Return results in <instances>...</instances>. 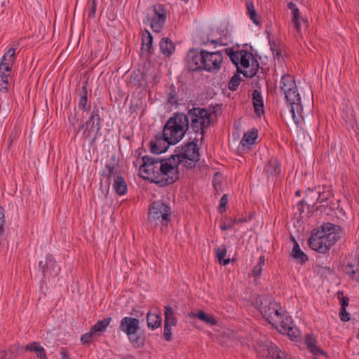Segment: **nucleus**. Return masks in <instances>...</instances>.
<instances>
[{"label":"nucleus","instance_id":"f257e3e1","mask_svg":"<svg viewBox=\"0 0 359 359\" xmlns=\"http://www.w3.org/2000/svg\"><path fill=\"white\" fill-rule=\"evenodd\" d=\"M143 164L140 167V175L161 187L172 184L180 178V172L175 168V163L170 161V157L162 160L145 156Z\"/></svg>","mask_w":359,"mask_h":359},{"label":"nucleus","instance_id":"f03ea898","mask_svg":"<svg viewBox=\"0 0 359 359\" xmlns=\"http://www.w3.org/2000/svg\"><path fill=\"white\" fill-rule=\"evenodd\" d=\"M259 302V311L262 316L279 332L291 338L290 332L292 330V319L290 316L282 319L281 307L271 297L261 296L257 304Z\"/></svg>","mask_w":359,"mask_h":359},{"label":"nucleus","instance_id":"7ed1b4c3","mask_svg":"<svg viewBox=\"0 0 359 359\" xmlns=\"http://www.w3.org/2000/svg\"><path fill=\"white\" fill-rule=\"evenodd\" d=\"M341 229L339 226L330 222L324 223L314 229L309 244L310 248L320 253H325L339 240Z\"/></svg>","mask_w":359,"mask_h":359},{"label":"nucleus","instance_id":"20e7f679","mask_svg":"<svg viewBox=\"0 0 359 359\" xmlns=\"http://www.w3.org/2000/svg\"><path fill=\"white\" fill-rule=\"evenodd\" d=\"M223 55L221 51L208 52L204 50H189L187 55L189 69L191 71L205 70L217 72L222 65Z\"/></svg>","mask_w":359,"mask_h":359},{"label":"nucleus","instance_id":"39448f33","mask_svg":"<svg viewBox=\"0 0 359 359\" xmlns=\"http://www.w3.org/2000/svg\"><path fill=\"white\" fill-rule=\"evenodd\" d=\"M189 128L188 116L184 114H175L166 122L163 133L175 144L182 139Z\"/></svg>","mask_w":359,"mask_h":359},{"label":"nucleus","instance_id":"423d86ee","mask_svg":"<svg viewBox=\"0 0 359 359\" xmlns=\"http://www.w3.org/2000/svg\"><path fill=\"white\" fill-rule=\"evenodd\" d=\"M199 150L198 146L194 142H189L182 147L179 154L172 155L170 161L175 163V168L179 170V166L182 165L187 168H192L196 166V163L199 161Z\"/></svg>","mask_w":359,"mask_h":359},{"label":"nucleus","instance_id":"0eeeda50","mask_svg":"<svg viewBox=\"0 0 359 359\" xmlns=\"http://www.w3.org/2000/svg\"><path fill=\"white\" fill-rule=\"evenodd\" d=\"M171 209L168 205L161 202H154L149 210L148 222L151 225L166 226L170 221Z\"/></svg>","mask_w":359,"mask_h":359},{"label":"nucleus","instance_id":"6e6552de","mask_svg":"<svg viewBox=\"0 0 359 359\" xmlns=\"http://www.w3.org/2000/svg\"><path fill=\"white\" fill-rule=\"evenodd\" d=\"M189 120L191 119V128L196 133L201 135V140H203V130L210 123V114L208 112L201 108H193L190 109L188 114H186Z\"/></svg>","mask_w":359,"mask_h":359},{"label":"nucleus","instance_id":"1a4fd4ad","mask_svg":"<svg viewBox=\"0 0 359 359\" xmlns=\"http://www.w3.org/2000/svg\"><path fill=\"white\" fill-rule=\"evenodd\" d=\"M15 58V49L11 48L4 54L0 63V91L2 93H6L8 89V79Z\"/></svg>","mask_w":359,"mask_h":359},{"label":"nucleus","instance_id":"9d476101","mask_svg":"<svg viewBox=\"0 0 359 359\" xmlns=\"http://www.w3.org/2000/svg\"><path fill=\"white\" fill-rule=\"evenodd\" d=\"M140 328V320L137 318L124 317L121 320L120 330L128 335L133 344L137 347L143 344V340L137 336Z\"/></svg>","mask_w":359,"mask_h":359},{"label":"nucleus","instance_id":"9b49d317","mask_svg":"<svg viewBox=\"0 0 359 359\" xmlns=\"http://www.w3.org/2000/svg\"><path fill=\"white\" fill-rule=\"evenodd\" d=\"M100 117L98 114L93 111L88 121L79 128V133H81L86 139L95 140L100 130Z\"/></svg>","mask_w":359,"mask_h":359},{"label":"nucleus","instance_id":"f8f14e48","mask_svg":"<svg viewBox=\"0 0 359 359\" xmlns=\"http://www.w3.org/2000/svg\"><path fill=\"white\" fill-rule=\"evenodd\" d=\"M296 90H293V121L295 123L299 126L301 125L304 121V116L302 114L303 107L301 102V95H302L303 97H305L306 93L305 91L302 90L301 87L298 88L295 84Z\"/></svg>","mask_w":359,"mask_h":359},{"label":"nucleus","instance_id":"ddd939ff","mask_svg":"<svg viewBox=\"0 0 359 359\" xmlns=\"http://www.w3.org/2000/svg\"><path fill=\"white\" fill-rule=\"evenodd\" d=\"M153 11L155 16L151 21V27L154 32H159L166 20L165 6L162 4L154 5Z\"/></svg>","mask_w":359,"mask_h":359},{"label":"nucleus","instance_id":"4468645a","mask_svg":"<svg viewBox=\"0 0 359 359\" xmlns=\"http://www.w3.org/2000/svg\"><path fill=\"white\" fill-rule=\"evenodd\" d=\"M151 151L154 154H159L165 152L170 144H173L171 141L169 140L168 137L162 134H157L154 140H151L149 143Z\"/></svg>","mask_w":359,"mask_h":359},{"label":"nucleus","instance_id":"2eb2a0df","mask_svg":"<svg viewBox=\"0 0 359 359\" xmlns=\"http://www.w3.org/2000/svg\"><path fill=\"white\" fill-rule=\"evenodd\" d=\"M293 27H295L296 32L299 37H303L306 34L308 27L307 20L302 16L299 10L294 8L293 4Z\"/></svg>","mask_w":359,"mask_h":359},{"label":"nucleus","instance_id":"dca6fc26","mask_svg":"<svg viewBox=\"0 0 359 359\" xmlns=\"http://www.w3.org/2000/svg\"><path fill=\"white\" fill-rule=\"evenodd\" d=\"M280 90L285 96L288 106L292 107V102L290 100L291 90H292V77L289 74H285L282 76L280 81ZM292 111V109H290Z\"/></svg>","mask_w":359,"mask_h":359},{"label":"nucleus","instance_id":"f3484780","mask_svg":"<svg viewBox=\"0 0 359 359\" xmlns=\"http://www.w3.org/2000/svg\"><path fill=\"white\" fill-rule=\"evenodd\" d=\"M304 343L306 345L308 349L310 352L315 356L318 355H323L327 356V353L323 351L320 348H319L316 343V339L313 337V334H307L304 339Z\"/></svg>","mask_w":359,"mask_h":359},{"label":"nucleus","instance_id":"a211bd4d","mask_svg":"<svg viewBox=\"0 0 359 359\" xmlns=\"http://www.w3.org/2000/svg\"><path fill=\"white\" fill-rule=\"evenodd\" d=\"M280 172V163L276 158H271L266 166L265 167V172L268 177H273L279 174Z\"/></svg>","mask_w":359,"mask_h":359},{"label":"nucleus","instance_id":"6ab92c4d","mask_svg":"<svg viewBox=\"0 0 359 359\" xmlns=\"http://www.w3.org/2000/svg\"><path fill=\"white\" fill-rule=\"evenodd\" d=\"M345 271L352 279L359 281V261L358 259H352L346 266Z\"/></svg>","mask_w":359,"mask_h":359},{"label":"nucleus","instance_id":"aec40b11","mask_svg":"<svg viewBox=\"0 0 359 359\" xmlns=\"http://www.w3.org/2000/svg\"><path fill=\"white\" fill-rule=\"evenodd\" d=\"M252 101L255 113L258 116L264 114L263 98L261 93L259 90H254L252 93Z\"/></svg>","mask_w":359,"mask_h":359},{"label":"nucleus","instance_id":"412c9836","mask_svg":"<svg viewBox=\"0 0 359 359\" xmlns=\"http://www.w3.org/2000/svg\"><path fill=\"white\" fill-rule=\"evenodd\" d=\"M161 53L166 57L170 56L175 50L172 41L168 38H163L160 42Z\"/></svg>","mask_w":359,"mask_h":359},{"label":"nucleus","instance_id":"4be33fe9","mask_svg":"<svg viewBox=\"0 0 359 359\" xmlns=\"http://www.w3.org/2000/svg\"><path fill=\"white\" fill-rule=\"evenodd\" d=\"M113 187L116 192L120 195H124L127 192V184L124 178L121 176H117L114 180Z\"/></svg>","mask_w":359,"mask_h":359},{"label":"nucleus","instance_id":"5701e85b","mask_svg":"<svg viewBox=\"0 0 359 359\" xmlns=\"http://www.w3.org/2000/svg\"><path fill=\"white\" fill-rule=\"evenodd\" d=\"M293 258L297 259V261L301 264H304L306 262L309 260V258L307 255L304 253L300 248L298 243L296 242L294 238L293 237Z\"/></svg>","mask_w":359,"mask_h":359},{"label":"nucleus","instance_id":"b1692460","mask_svg":"<svg viewBox=\"0 0 359 359\" xmlns=\"http://www.w3.org/2000/svg\"><path fill=\"white\" fill-rule=\"evenodd\" d=\"M161 313H152L149 312L147 315V325L151 329H156L161 324Z\"/></svg>","mask_w":359,"mask_h":359},{"label":"nucleus","instance_id":"393cba45","mask_svg":"<svg viewBox=\"0 0 359 359\" xmlns=\"http://www.w3.org/2000/svg\"><path fill=\"white\" fill-rule=\"evenodd\" d=\"M177 320L172 308L168 305L165 306V321L164 324L172 325L173 327L177 325Z\"/></svg>","mask_w":359,"mask_h":359},{"label":"nucleus","instance_id":"a878e982","mask_svg":"<svg viewBox=\"0 0 359 359\" xmlns=\"http://www.w3.org/2000/svg\"><path fill=\"white\" fill-rule=\"evenodd\" d=\"M111 320V318H106L102 320H99L95 325H94L92 327V332H94L95 334H100L103 332L108 325H109Z\"/></svg>","mask_w":359,"mask_h":359},{"label":"nucleus","instance_id":"bb28decb","mask_svg":"<svg viewBox=\"0 0 359 359\" xmlns=\"http://www.w3.org/2000/svg\"><path fill=\"white\" fill-rule=\"evenodd\" d=\"M257 138V131H248L245 133L241 141L243 147H249L252 145Z\"/></svg>","mask_w":359,"mask_h":359},{"label":"nucleus","instance_id":"cd10ccee","mask_svg":"<svg viewBox=\"0 0 359 359\" xmlns=\"http://www.w3.org/2000/svg\"><path fill=\"white\" fill-rule=\"evenodd\" d=\"M197 318L211 326H214L217 324V320L213 315L208 314L203 311H199L197 313Z\"/></svg>","mask_w":359,"mask_h":359},{"label":"nucleus","instance_id":"c85d7f7f","mask_svg":"<svg viewBox=\"0 0 359 359\" xmlns=\"http://www.w3.org/2000/svg\"><path fill=\"white\" fill-rule=\"evenodd\" d=\"M25 349V351L34 352L38 358L46 356L44 348L38 342L34 341L26 345Z\"/></svg>","mask_w":359,"mask_h":359},{"label":"nucleus","instance_id":"c756f323","mask_svg":"<svg viewBox=\"0 0 359 359\" xmlns=\"http://www.w3.org/2000/svg\"><path fill=\"white\" fill-rule=\"evenodd\" d=\"M226 55H228L232 62L238 68L241 55L243 54V50L234 51L232 48L225 49Z\"/></svg>","mask_w":359,"mask_h":359},{"label":"nucleus","instance_id":"7c9ffc66","mask_svg":"<svg viewBox=\"0 0 359 359\" xmlns=\"http://www.w3.org/2000/svg\"><path fill=\"white\" fill-rule=\"evenodd\" d=\"M246 6L248 9V15L250 18V19L253 21V22L258 25L260 24V22L259 20V15L254 7V4L252 2L248 1L246 2Z\"/></svg>","mask_w":359,"mask_h":359},{"label":"nucleus","instance_id":"2f4dec72","mask_svg":"<svg viewBox=\"0 0 359 359\" xmlns=\"http://www.w3.org/2000/svg\"><path fill=\"white\" fill-rule=\"evenodd\" d=\"M226 248L224 245H222L216 249V255L221 264L226 265L229 264L231 262V259L229 258L224 259L226 255Z\"/></svg>","mask_w":359,"mask_h":359},{"label":"nucleus","instance_id":"473e14b6","mask_svg":"<svg viewBox=\"0 0 359 359\" xmlns=\"http://www.w3.org/2000/svg\"><path fill=\"white\" fill-rule=\"evenodd\" d=\"M265 258L264 256H261L259 259L258 263L253 267L252 271V276L254 277L255 280L259 278L262 271V266L264 264Z\"/></svg>","mask_w":359,"mask_h":359},{"label":"nucleus","instance_id":"72a5a7b5","mask_svg":"<svg viewBox=\"0 0 359 359\" xmlns=\"http://www.w3.org/2000/svg\"><path fill=\"white\" fill-rule=\"evenodd\" d=\"M267 357L269 359H277L280 358V355L282 354V351L274 344L268 346L267 348Z\"/></svg>","mask_w":359,"mask_h":359},{"label":"nucleus","instance_id":"f704fd0d","mask_svg":"<svg viewBox=\"0 0 359 359\" xmlns=\"http://www.w3.org/2000/svg\"><path fill=\"white\" fill-rule=\"evenodd\" d=\"M87 89L86 86L82 87V92L80 94V100L79 102V107H81L83 110L90 109V105L87 106Z\"/></svg>","mask_w":359,"mask_h":359},{"label":"nucleus","instance_id":"c9c22d12","mask_svg":"<svg viewBox=\"0 0 359 359\" xmlns=\"http://www.w3.org/2000/svg\"><path fill=\"white\" fill-rule=\"evenodd\" d=\"M252 58V54L247 50H243V54L241 55L239 65L244 68L249 67L250 60Z\"/></svg>","mask_w":359,"mask_h":359},{"label":"nucleus","instance_id":"e433bc0d","mask_svg":"<svg viewBox=\"0 0 359 359\" xmlns=\"http://www.w3.org/2000/svg\"><path fill=\"white\" fill-rule=\"evenodd\" d=\"M152 46V36L147 32V35L143 36L142 43V50L149 52Z\"/></svg>","mask_w":359,"mask_h":359},{"label":"nucleus","instance_id":"4c0bfd02","mask_svg":"<svg viewBox=\"0 0 359 359\" xmlns=\"http://www.w3.org/2000/svg\"><path fill=\"white\" fill-rule=\"evenodd\" d=\"M241 78L239 74H234L229 82V89L231 90H236L240 85Z\"/></svg>","mask_w":359,"mask_h":359},{"label":"nucleus","instance_id":"58836bf2","mask_svg":"<svg viewBox=\"0 0 359 359\" xmlns=\"http://www.w3.org/2000/svg\"><path fill=\"white\" fill-rule=\"evenodd\" d=\"M172 326L164 324L163 337L167 341H170L172 339Z\"/></svg>","mask_w":359,"mask_h":359},{"label":"nucleus","instance_id":"ea45409f","mask_svg":"<svg viewBox=\"0 0 359 359\" xmlns=\"http://www.w3.org/2000/svg\"><path fill=\"white\" fill-rule=\"evenodd\" d=\"M337 297L340 300L341 308H346L348 305L349 299L347 297H344L341 292H337Z\"/></svg>","mask_w":359,"mask_h":359},{"label":"nucleus","instance_id":"a19ab883","mask_svg":"<svg viewBox=\"0 0 359 359\" xmlns=\"http://www.w3.org/2000/svg\"><path fill=\"white\" fill-rule=\"evenodd\" d=\"M95 335L94 332H92V330L90 329V332L86 333L82 335L81 337V341L83 344H88L92 341L93 336Z\"/></svg>","mask_w":359,"mask_h":359},{"label":"nucleus","instance_id":"79ce46f5","mask_svg":"<svg viewBox=\"0 0 359 359\" xmlns=\"http://www.w3.org/2000/svg\"><path fill=\"white\" fill-rule=\"evenodd\" d=\"M227 203H228L227 195L224 194V195H223V196L222 197V198L220 200V203H219V205L218 208V210L222 213L224 211H225Z\"/></svg>","mask_w":359,"mask_h":359},{"label":"nucleus","instance_id":"37998d69","mask_svg":"<svg viewBox=\"0 0 359 359\" xmlns=\"http://www.w3.org/2000/svg\"><path fill=\"white\" fill-rule=\"evenodd\" d=\"M4 223H5L4 210L1 206H0V236L4 233Z\"/></svg>","mask_w":359,"mask_h":359},{"label":"nucleus","instance_id":"c03bdc74","mask_svg":"<svg viewBox=\"0 0 359 359\" xmlns=\"http://www.w3.org/2000/svg\"><path fill=\"white\" fill-rule=\"evenodd\" d=\"M14 355L10 350L0 351V359H13Z\"/></svg>","mask_w":359,"mask_h":359},{"label":"nucleus","instance_id":"a18cd8bd","mask_svg":"<svg viewBox=\"0 0 359 359\" xmlns=\"http://www.w3.org/2000/svg\"><path fill=\"white\" fill-rule=\"evenodd\" d=\"M339 316L342 321L347 322L350 320V315L347 313L346 308H341Z\"/></svg>","mask_w":359,"mask_h":359},{"label":"nucleus","instance_id":"49530a36","mask_svg":"<svg viewBox=\"0 0 359 359\" xmlns=\"http://www.w3.org/2000/svg\"><path fill=\"white\" fill-rule=\"evenodd\" d=\"M107 169L108 170V179H110L111 176L116 173L115 172V168L113 165H107Z\"/></svg>","mask_w":359,"mask_h":359},{"label":"nucleus","instance_id":"de8ad7c7","mask_svg":"<svg viewBox=\"0 0 359 359\" xmlns=\"http://www.w3.org/2000/svg\"><path fill=\"white\" fill-rule=\"evenodd\" d=\"M297 208H298V210L299 211V214L300 215L304 212V208H305V205H304V201L302 200L301 201H299L298 203H297Z\"/></svg>","mask_w":359,"mask_h":359},{"label":"nucleus","instance_id":"09e8293b","mask_svg":"<svg viewBox=\"0 0 359 359\" xmlns=\"http://www.w3.org/2000/svg\"><path fill=\"white\" fill-rule=\"evenodd\" d=\"M96 11V4H95V0H92L91 3V10L90 11L89 15H93Z\"/></svg>","mask_w":359,"mask_h":359},{"label":"nucleus","instance_id":"8fccbe9b","mask_svg":"<svg viewBox=\"0 0 359 359\" xmlns=\"http://www.w3.org/2000/svg\"><path fill=\"white\" fill-rule=\"evenodd\" d=\"M232 227H233V224H226V223H224L221 225V229L223 231L231 229Z\"/></svg>","mask_w":359,"mask_h":359},{"label":"nucleus","instance_id":"3c124183","mask_svg":"<svg viewBox=\"0 0 359 359\" xmlns=\"http://www.w3.org/2000/svg\"><path fill=\"white\" fill-rule=\"evenodd\" d=\"M243 74L245 76L250 78V77H252L255 74V72H251L250 74H248V72H243Z\"/></svg>","mask_w":359,"mask_h":359},{"label":"nucleus","instance_id":"603ef678","mask_svg":"<svg viewBox=\"0 0 359 359\" xmlns=\"http://www.w3.org/2000/svg\"><path fill=\"white\" fill-rule=\"evenodd\" d=\"M62 359H70V358L67 355V351H65L62 352Z\"/></svg>","mask_w":359,"mask_h":359},{"label":"nucleus","instance_id":"864d4df0","mask_svg":"<svg viewBox=\"0 0 359 359\" xmlns=\"http://www.w3.org/2000/svg\"><path fill=\"white\" fill-rule=\"evenodd\" d=\"M300 335V331L299 330H293V338L298 337Z\"/></svg>","mask_w":359,"mask_h":359},{"label":"nucleus","instance_id":"5fc2aeb1","mask_svg":"<svg viewBox=\"0 0 359 359\" xmlns=\"http://www.w3.org/2000/svg\"><path fill=\"white\" fill-rule=\"evenodd\" d=\"M173 99H174V96H173V95H170L168 96V102H170V103L172 104V103L174 102Z\"/></svg>","mask_w":359,"mask_h":359},{"label":"nucleus","instance_id":"6e6d98bb","mask_svg":"<svg viewBox=\"0 0 359 359\" xmlns=\"http://www.w3.org/2000/svg\"><path fill=\"white\" fill-rule=\"evenodd\" d=\"M78 121L79 118H76V115L75 114L74 117V121H72V125L74 126L76 123H78Z\"/></svg>","mask_w":359,"mask_h":359},{"label":"nucleus","instance_id":"4d7b16f0","mask_svg":"<svg viewBox=\"0 0 359 359\" xmlns=\"http://www.w3.org/2000/svg\"><path fill=\"white\" fill-rule=\"evenodd\" d=\"M277 359H287L286 358V355H285V353L284 352L282 353V354L280 355V358H277Z\"/></svg>","mask_w":359,"mask_h":359},{"label":"nucleus","instance_id":"13d9d810","mask_svg":"<svg viewBox=\"0 0 359 359\" xmlns=\"http://www.w3.org/2000/svg\"><path fill=\"white\" fill-rule=\"evenodd\" d=\"M46 259H47V261H48V262H53V257H52L51 255L48 256V257H47V258H46Z\"/></svg>","mask_w":359,"mask_h":359},{"label":"nucleus","instance_id":"bf43d9fd","mask_svg":"<svg viewBox=\"0 0 359 359\" xmlns=\"http://www.w3.org/2000/svg\"><path fill=\"white\" fill-rule=\"evenodd\" d=\"M292 2H289L288 4H287V7L292 10Z\"/></svg>","mask_w":359,"mask_h":359},{"label":"nucleus","instance_id":"052dcab7","mask_svg":"<svg viewBox=\"0 0 359 359\" xmlns=\"http://www.w3.org/2000/svg\"><path fill=\"white\" fill-rule=\"evenodd\" d=\"M190 316H191V318H197V313H196V314H195V313H191V314H190Z\"/></svg>","mask_w":359,"mask_h":359},{"label":"nucleus","instance_id":"680f3d73","mask_svg":"<svg viewBox=\"0 0 359 359\" xmlns=\"http://www.w3.org/2000/svg\"><path fill=\"white\" fill-rule=\"evenodd\" d=\"M306 91H307V95L309 97L310 95V94H311L310 89H309V87H307V90Z\"/></svg>","mask_w":359,"mask_h":359},{"label":"nucleus","instance_id":"e2e57ef3","mask_svg":"<svg viewBox=\"0 0 359 359\" xmlns=\"http://www.w3.org/2000/svg\"><path fill=\"white\" fill-rule=\"evenodd\" d=\"M295 195L297 196H300V191H297L296 193H295Z\"/></svg>","mask_w":359,"mask_h":359},{"label":"nucleus","instance_id":"0e129e2a","mask_svg":"<svg viewBox=\"0 0 359 359\" xmlns=\"http://www.w3.org/2000/svg\"><path fill=\"white\" fill-rule=\"evenodd\" d=\"M39 359H47L46 355L44 357H39Z\"/></svg>","mask_w":359,"mask_h":359},{"label":"nucleus","instance_id":"69168bd1","mask_svg":"<svg viewBox=\"0 0 359 359\" xmlns=\"http://www.w3.org/2000/svg\"><path fill=\"white\" fill-rule=\"evenodd\" d=\"M271 50L273 53L276 51V49L273 47H271Z\"/></svg>","mask_w":359,"mask_h":359},{"label":"nucleus","instance_id":"338daca9","mask_svg":"<svg viewBox=\"0 0 359 359\" xmlns=\"http://www.w3.org/2000/svg\"><path fill=\"white\" fill-rule=\"evenodd\" d=\"M276 55H280L279 51H278V50L276 51Z\"/></svg>","mask_w":359,"mask_h":359},{"label":"nucleus","instance_id":"774afa93","mask_svg":"<svg viewBox=\"0 0 359 359\" xmlns=\"http://www.w3.org/2000/svg\"><path fill=\"white\" fill-rule=\"evenodd\" d=\"M18 348H19V349H22V348H23V347H22V346H18Z\"/></svg>","mask_w":359,"mask_h":359}]
</instances>
